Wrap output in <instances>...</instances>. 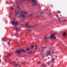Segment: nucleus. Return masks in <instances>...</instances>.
<instances>
[{
  "instance_id": "obj_1",
  "label": "nucleus",
  "mask_w": 67,
  "mask_h": 67,
  "mask_svg": "<svg viewBox=\"0 0 67 67\" xmlns=\"http://www.w3.org/2000/svg\"><path fill=\"white\" fill-rule=\"evenodd\" d=\"M20 9L21 7L19 5H17L16 9L15 10V16L22 18H25L26 17V14H27L28 13L24 10L21 11L20 13V12L18 11L20 10Z\"/></svg>"
},
{
  "instance_id": "obj_2",
  "label": "nucleus",
  "mask_w": 67,
  "mask_h": 67,
  "mask_svg": "<svg viewBox=\"0 0 67 67\" xmlns=\"http://www.w3.org/2000/svg\"><path fill=\"white\" fill-rule=\"evenodd\" d=\"M15 52H16L17 53H18L19 54H20L21 52H25L26 51L23 49H21L20 50H18L17 51H15Z\"/></svg>"
},
{
  "instance_id": "obj_3",
  "label": "nucleus",
  "mask_w": 67,
  "mask_h": 67,
  "mask_svg": "<svg viewBox=\"0 0 67 67\" xmlns=\"http://www.w3.org/2000/svg\"><path fill=\"white\" fill-rule=\"evenodd\" d=\"M55 33H54L53 34H52L49 37L50 38H53V39H56V37L55 36Z\"/></svg>"
},
{
  "instance_id": "obj_4",
  "label": "nucleus",
  "mask_w": 67,
  "mask_h": 67,
  "mask_svg": "<svg viewBox=\"0 0 67 67\" xmlns=\"http://www.w3.org/2000/svg\"><path fill=\"white\" fill-rule=\"evenodd\" d=\"M32 3V5H35L37 4V1L36 0H31Z\"/></svg>"
},
{
  "instance_id": "obj_5",
  "label": "nucleus",
  "mask_w": 67,
  "mask_h": 67,
  "mask_svg": "<svg viewBox=\"0 0 67 67\" xmlns=\"http://www.w3.org/2000/svg\"><path fill=\"white\" fill-rule=\"evenodd\" d=\"M52 51L51 49H50V51H49L48 52V53H46V56L47 57H48V56H49V55H50V56H52L51 55V53H52Z\"/></svg>"
},
{
  "instance_id": "obj_6",
  "label": "nucleus",
  "mask_w": 67,
  "mask_h": 67,
  "mask_svg": "<svg viewBox=\"0 0 67 67\" xmlns=\"http://www.w3.org/2000/svg\"><path fill=\"white\" fill-rule=\"evenodd\" d=\"M30 22L29 21H27L25 23V25L26 26V28H27V27H32V26H28V25H29V24Z\"/></svg>"
},
{
  "instance_id": "obj_7",
  "label": "nucleus",
  "mask_w": 67,
  "mask_h": 67,
  "mask_svg": "<svg viewBox=\"0 0 67 67\" xmlns=\"http://www.w3.org/2000/svg\"><path fill=\"white\" fill-rule=\"evenodd\" d=\"M12 25H16L18 24V21L15 22L13 21L12 23Z\"/></svg>"
},
{
  "instance_id": "obj_8",
  "label": "nucleus",
  "mask_w": 67,
  "mask_h": 67,
  "mask_svg": "<svg viewBox=\"0 0 67 67\" xmlns=\"http://www.w3.org/2000/svg\"><path fill=\"white\" fill-rule=\"evenodd\" d=\"M12 64L13 65H14L15 67H17L19 65V64H16V62H13Z\"/></svg>"
},
{
  "instance_id": "obj_9",
  "label": "nucleus",
  "mask_w": 67,
  "mask_h": 67,
  "mask_svg": "<svg viewBox=\"0 0 67 67\" xmlns=\"http://www.w3.org/2000/svg\"><path fill=\"white\" fill-rule=\"evenodd\" d=\"M46 48V47H41V50L43 51V52H44L45 51V49Z\"/></svg>"
},
{
  "instance_id": "obj_10",
  "label": "nucleus",
  "mask_w": 67,
  "mask_h": 67,
  "mask_svg": "<svg viewBox=\"0 0 67 67\" xmlns=\"http://www.w3.org/2000/svg\"><path fill=\"white\" fill-rule=\"evenodd\" d=\"M55 60V59L54 58V57H52V58L51 59V63H52Z\"/></svg>"
},
{
  "instance_id": "obj_11",
  "label": "nucleus",
  "mask_w": 67,
  "mask_h": 67,
  "mask_svg": "<svg viewBox=\"0 0 67 67\" xmlns=\"http://www.w3.org/2000/svg\"><path fill=\"white\" fill-rule=\"evenodd\" d=\"M12 54L10 53H9L8 54L7 56H6L7 57H10V56Z\"/></svg>"
},
{
  "instance_id": "obj_12",
  "label": "nucleus",
  "mask_w": 67,
  "mask_h": 67,
  "mask_svg": "<svg viewBox=\"0 0 67 67\" xmlns=\"http://www.w3.org/2000/svg\"><path fill=\"white\" fill-rule=\"evenodd\" d=\"M15 28L16 29V31H17V32H19V31H21V29H18L17 27H15Z\"/></svg>"
},
{
  "instance_id": "obj_13",
  "label": "nucleus",
  "mask_w": 67,
  "mask_h": 67,
  "mask_svg": "<svg viewBox=\"0 0 67 67\" xmlns=\"http://www.w3.org/2000/svg\"><path fill=\"white\" fill-rule=\"evenodd\" d=\"M63 36H66V32H64L63 33Z\"/></svg>"
},
{
  "instance_id": "obj_14",
  "label": "nucleus",
  "mask_w": 67,
  "mask_h": 67,
  "mask_svg": "<svg viewBox=\"0 0 67 67\" xmlns=\"http://www.w3.org/2000/svg\"><path fill=\"white\" fill-rule=\"evenodd\" d=\"M33 13L30 14V15H28L27 17L28 18H30V17H31V16H32L33 15Z\"/></svg>"
},
{
  "instance_id": "obj_15",
  "label": "nucleus",
  "mask_w": 67,
  "mask_h": 67,
  "mask_svg": "<svg viewBox=\"0 0 67 67\" xmlns=\"http://www.w3.org/2000/svg\"><path fill=\"white\" fill-rule=\"evenodd\" d=\"M21 2H22V3L21 4H22V3H23V2H22V1H20V2H17V3H16V4H18V3H20Z\"/></svg>"
},
{
  "instance_id": "obj_16",
  "label": "nucleus",
  "mask_w": 67,
  "mask_h": 67,
  "mask_svg": "<svg viewBox=\"0 0 67 67\" xmlns=\"http://www.w3.org/2000/svg\"><path fill=\"white\" fill-rule=\"evenodd\" d=\"M46 56V54H45V53H44L42 54V56L43 57H45V56Z\"/></svg>"
},
{
  "instance_id": "obj_17",
  "label": "nucleus",
  "mask_w": 67,
  "mask_h": 67,
  "mask_svg": "<svg viewBox=\"0 0 67 67\" xmlns=\"http://www.w3.org/2000/svg\"><path fill=\"white\" fill-rule=\"evenodd\" d=\"M48 38L46 36H45L44 37V40H47V39H48Z\"/></svg>"
},
{
  "instance_id": "obj_18",
  "label": "nucleus",
  "mask_w": 67,
  "mask_h": 67,
  "mask_svg": "<svg viewBox=\"0 0 67 67\" xmlns=\"http://www.w3.org/2000/svg\"><path fill=\"white\" fill-rule=\"evenodd\" d=\"M52 63L51 61H49L47 63V65H49V63Z\"/></svg>"
},
{
  "instance_id": "obj_19",
  "label": "nucleus",
  "mask_w": 67,
  "mask_h": 67,
  "mask_svg": "<svg viewBox=\"0 0 67 67\" xmlns=\"http://www.w3.org/2000/svg\"><path fill=\"white\" fill-rule=\"evenodd\" d=\"M35 50H36L37 49V46L36 45L35 46Z\"/></svg>"
},
{
  "instance_id": "obj_20",
  "label": "nucleus",
  "mask_w": 67,
  "mask_h": 67,
  "mask_svg": "<svg viewBox=\"0 0 67 67\" xmlns=\"http://www.w3.org/2000/svg\"><path fill=\"white\" fill-rule=\"evenodd\" d=\"M21 64H23V65H25V64H26V63L23 62H22Z\"/></svg>"
},
{
  "instance_id": "obj_21",
  "label": "nucleus",
  "mask_w": 67,
  "mask_h": 67,
  "mask_svg": "<svg viewBox=\"0 0 67 67\" xmlns=\"http://www.w3.org/2000/svg\"><path fill=\"white\" fill-rule=\"evenodd\" d=\"M43 67H46V65L45 64H43Z\"/></svg>"
},
{
  "instance_id": "obj_22",
  "label": "nucleus",
  "mask_w": 67,
  "mask_h": 67,
  "mask_svg": "<svg viewBox=\"0 0 67 67\" xmlns=\"http://www.w3.org/2000/svg\"><path fill=\"white\" fill-rule=\"evenodd\" d=\"M34 46H33V44H31V47L32 48H33Z\"/></svg>"
},
{
  "instance_id": "obj_23",
  "label": "nucleus",
  "mask_w": 67,
  "mask_h": 67,
  "mask_svg": "<svg viewBox=\"0 0 67 67\" xmlns=\"http://www.w3.org/2000/svg\"><path fill=\"white\" fill-rule=\"evenodd\" d=\"M10 10H13V8L12 7H10Z\"/></svg>"
},
{
  "instance_id": "obj_24",
  "label": "nucleus",
  "mask_w": 67,
  "mask_h": 67,
  "mask_svg": "<svg viewBox=\"0 0 67 67\" xmlns=\"http://www.w3.org/2000/svg\"><path fill=\"white\" fill-rule=\"evenodd\" d=\"M30 50L29 48H27L26 51H29Z\"/></svg>"
},
{
  "instance_id": "obj_25",
  "label": "nucleus",
  "mask_w": 67,
  "mask_h": 67,
  "mask_svg": "<svg viewBox=\"0 0 67 67\" xmlns=\"http://www.w3.org/2000/svg\"><path fill=\"white\" fill-rule=\"evenodd\" d=\"M28 53L29 54H31V53H32V52H31V51H30V52H28Z\"/></svg>"
},
{
  "instance_id": "obj_26",
  "label": "nucleus",
  "mask_w": 67,
  "mask_h": 67,
  "mask_svg": "<svg viewBox=\"0 0 67 67\" xmlns=\"http://www.w3.org/2000/svg\"><path fill=\"white\" fill-rule=\"evenodd\" d=\"M58 20H59V21H60V22H61V20H60V19H59V18H58Z\"/></svg>"
},
{
  "instance_id": "obj_27",
  "label": "nucleus",
  "mask_w": 67,
  "mask_h": 67,
  "mask_svg": "<svg viewBox=\"0 0 67 67\" xmlns=\"http://www.w3.org/2000/svg\"><path fill=\"white\" fill-rule=\"evenodd\" d=\"M38 64H41V62L40 61H39L38 62Z\"/></svg>"
},
{
  "instance_id": "obj_28",
  "label": "nucleus",
  "mask_w": 67,
  "mask_h": 67,
  "mask_svg": "<svg viewBox=\"0 0 67 67\" xmlns=\"http://www.w3.org/2000/svg\"><path fill=\"white\" fill-rule=\"evenodd\" d=\"M58 12V13H61V12L60 11H57Z\"/></svg>"
},
{
  "instance_id": "obj_29",
  "label": "nucleus",
  "mask_w": 67,
  "mask_h": 67,
  "mask_svg": "<svg viewBox=\"0 0 67 67\" xmlns=\"http://www.w3.org/2000/svg\"><path fill=\"white\" fill-rule=\"evenodd\" d=\"M12 3H13V2L12 1H11L10 2V4H12Z\"/></svg>"
},
{
  "instance_id": "obj_30",
  "label": "nucleus",
  "mask_w": 67,
  "mask_h": 67,
  "mask_svg": "<svg viewBox=\"0 0 67 67\" xmlns=\"http://www.w3.org/2000/svg\"><path fill=\"white\" fill-rule=\"evenodd\" d=\"M7 60H8L7 59H6L5 60V63H7Z\"/></svg>"
},
{
  "instance_id": "obj_31",
  "label": "nucleus",
  "mask_w": 67,
  "mask_h": 67,
  "mask_svg": "<svg viewBox=\"0 0 67 67\" xmlns=\"http://www.w3.org/2000/svg\"><path fill=\"white\" fill-rule=\"evenodd\" d=\"M56 16H57V17H58V18H59L58 17V15H56Z\"/></svg>"
},
{
  "instance_id": "obj_32",
  "label": "nucleus",
  "mask_w": 67,
  "mask_h": 67,
  "mask_svg": "<svg viewBox=\"0 0 67 67\" xmlns=\"http://www.w3.org/2000/svg\"><path fill=\"white\" fill-rule=\"evenodd\" d=\"M66 20H63V22H66Z\"/></svg>"
},
{
  "instance_id": "obj_33",
  "label": "nucleus",
  "mask_w": 67,
  "mask_h": 67,
  "mask_svg": "<svg viewBox=\"0 0 67 67\" xmlns=\"http://www.w3.org/2000/svg\"><path fill=\"white\" fill-rule=\"evenodd\" d=\"M52 54H54V52L53 51H52Z\"/></svg>"
},
{
  "instance_id": "obj_34",
  "label": "nucleus",
  "mask_w": 67,
  "mask_h": 67,
  "mask_svg": "<svg viewBox=\"0 0 67 67\" xmlns=\"http://www.w3.org/2000/svg\"><path fill=\"white\" fill-rule=\"evenodd\" d=\"M10 44V42H8V44Z\"/></svg>"
},
{
  "instance_id": "obj_35",
  "label": "nucleus",
  "mask_w": 67,
  "mask_h": 67,
  "mask_svg": "<svg viewBox=\"0 0 67 67\" xmlns=\"http://www.w3.org/2000/svg\"><path fill=\"white\" fill-rule=\"evenodd\" d=\"M42 13H40V14H42Z\"/></svg>"
},
{
  "instance_id": "obj_36",
  "label": "nucleus",
  "mask_w": 67,
  "mask_h": 67,
  "mask_svg": "<svg viewBox=\"0 0 67 67\" xmlns=\"http://www.w3.org/2000/svg\"><path fill=\"white\" fill-rule=\"evenodd\" d=\"M9 18H11V16H10L9 17Z\"/></svg>"
},
{
  "instance_id": "obj_37",
  "label": "nucleus",
  "mask_w": 67,
  "mask_h": 67,
  "mask_svg": "<svg viewBox=\"0 0 67 67\" xmlns=\"http://www.w3.org/2000/svg\"><path fill=\"white\" fill-rule=\"evenodd\" d=\"M39 7H40V8H41V6L39 5Z\"/></svg>"
},
{
  "instance_id": "obj_38",
  "label": "nucleus",
  "mask_w": 67,
  "mask_h": 67,
  "mask_svg": "<svg viewBox=\"0 0 67 67\" xmlns=\"http://www.w3.org/2000/svg\"><path fill=\"white\" fill-rule=\"evenodd\" d=\"M9 41H12V39H10V40Z\"/></svg>"
},
{
  "instance_id": "obj_39",
  "label": "nucleus",
  "mask_w": 67,
  "mask_h": 67,
  "mask_svg": "<svg viewBox=\"0 0 67 67\" xmlns=\"http://www.w3.org/2000/svg\"><path fill=\"white\" fill-rule=\"evenodd\" d=\"M37 56H38L37 55H36V57H37Z\"/></svg>"
},
{
  "instance_id": "obj_40",
  "label": "nucleus",
  "mask_w": 67,
  "mask_h": 67,
  "mask_svg": "<svg viewBox=\"0 0 67 67\" xmlns=\"http://www.w3.org/2000/svg\"><path fill=\"white\" fill-rule=\"evenodd\" d=\"M1 55L0 56V57H1ZM1 60L0 59V62H1Z\"/></svg>"
},
{
  "instance_id": "obj_41",
  "label": "nucleus",
  "mask_w": 67,
  "mask_h": 67,
  "mask_svg": "<svg viewBox=\"0 0 67 67\" xmlns=\"http://www.w3.org/2000/svg\"><path fill=\"white\" fill-rule=\"evenodd\" d=\"M48 10V9H46V10Z\"/></svg>"
},
{
  "instance_id": "obj_42",
  "label": "nucleus",
  "mask_w": 67,
  "mask_h": 67,
  "mask_svg": "<svg viewBox=\"0 0 67 67\" xmlns=\"http://www.w3.org/2000/svg\"><path fill=\"white\" fill-rule=\"evenodd\" d=\"M35 26H33V27H35Z\"/></svg>"
},
{
  "instance_id": "obj_43",
  "label": "nucleus",
  "mask_w": 67,
  "mask_h": 67,
  "mask_svg": "<svg viewBox=\"0 0 67 67\" xmlns=\"http://www.w3.org/2000/svg\"><path fill=\"white\" fill-rule=\"evenodd\" d=\"M39 16V15H38L37 16L38 17Z\"/></svg>"
},
{
  "instance_id": "obj_44",
  "label": "nucleus",
  "mask_w": 67,
  "mask_h": 67,
  "mask_svg": "<svg viewBox=\"0 0 67 67\" xmlns=\"http://www.w3.org/2000/svg\"><path fill=\"white\" fill-rule=\"evenodd\" d=\"M20 42H22V41L21 40H20Z\"/></svg>"
},
{
  "instance_id": "obj_45",
  "label": "nucleus",
  "mask_w": 67,
  "mask_h": 67,
  "mask_svg": "<svg viewBox=\"0 0 67 67\" xmlns=\"http://www.w3.org/2000/svg\"><path fill=\"white\" fill-rule=\"evenodd\" d=\"M52 67H53V65H52Z\"/></svg>"
},
{
  "instance_id": "obj_46",
  "label": "nucleus",
  "mask_w": 67,
  "mask_h": 67,
  "mask_svg": "<svg viewBox=\"0 0 67 67\" xmlns=\"http://www.w3.org/2000/svg\"><path fill=\"white\" fill-rule=\"evenodd\" d=\"M16 1H19V0H16Z\"/></svg>"
},
{
  "instance_id": "obj_47",
  "label": "nucleus",
  "mask_w": 67,
  "mask_h": 67,
  "mask_svg": "<svg viewBox=\"0 0 67 67\" xmlns=\"http://www.w3.org/2000/svg\"><path fill=\"white\" fill-rule=\"evenodd\" d=\"M29 63H27V64H29Z\"/></svg>"
},
{
  "instance_id": "obj_48",
  "label": "nucleus",
  "mask_w": 67,
  "mask_h": 67,
  "mask_svg": "<svg viewBox=\"0 0 67 67\" xmlns=\"http://www.w3.org/2000/svg\"><path fill=\"white\" fill-rule=\"evenodd\" d=\"M31 31V30H29V31Z\"/></svg>"
},
{
  "instance_id": "obj_49",
  "label": "nucleus",
  "mask_w": 67,
  "mask_h": 67,
  "mask_svg": "<svg viewBox=\"0 0 67 67\" xmlns=\"http://www.w3.org/2000/svg\"><path fill=\"white\" fill-rule=\"evenodd\" d=\"M42 27H44V26H42Z\"/></svg>"
},
{
  "instance_id": "obj_50",
  "label": "nucleus",
  "mask_w": 67,
  "mask_h": 67,
  "mask_svg": "<svg viewBox=\"0 0 67 67\" xmlns=\"http://www.w3.org/2000/svg\"><path fill=\"white\" fill-rule=\"evenodd\" d=\"M49 48H51V47H49Z\"/></svg>"
},
{
  "instance_id": "obj_51",
  "label": "nucleus",
  "mask_w": 67,
  "mask_h": 67,
  "mask_svg": "<svg viewBox=\"0 0 67 67\" xmlns=\"http://www.w3.org/2000/svg\"><path fill=\"white\" fill-rule=\"evenodd\" d=\"M29 2H30V1H29Z\"/></svg>"
},
{
  "instance_id": "obj_52",
  "label": "nucleus",
  "mask_w": 67,
  "mask_h": 67,
  "mask_svg": "<svg viewBox=\"0 0 67 67\" xmlns=\"http://www.w3.org/2000/svg\"><path fill=\"white\" fill-rule=\"evenodd\" d=\"M58 27H59V26H58Z\"/></svg>"
},
{
  "instance_id": "obj_53",
  "label": "nucleus",
  "mask_w": 67,
  "mask_h": 67,
  "mask_svg": "<svg viewBox=\"0 0 67 67\" xmlns=\"http://www.w3.org/2000/svg\"><path fill=\"white\" fill-rule=\"evenodd\" d=\"M18 56H19V55H18Z\"/></svg>"
},
{
  "instance_id": "obj_54",
  "label": "nucleus",
  "mask_w": 67,
  "mask_h": 67,
  "mask_svg": "<svg viewBox=\"0 0 67 67\" xmlns=\"http://www.w3.org/2000/svg\"><path fill=\"white\" fill-rule=\"evenodd\" d=\"M61 43H62V42H61Z\"/></svg>"
}]
</instances>
